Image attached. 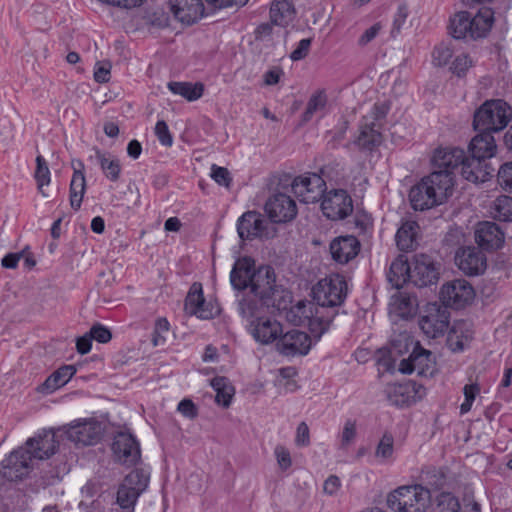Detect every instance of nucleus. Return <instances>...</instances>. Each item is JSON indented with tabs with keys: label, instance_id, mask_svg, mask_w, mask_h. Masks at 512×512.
<instances>
[{
	"label": "nucleus",
	"instance_id": "nucleus-1",
	"mask_svg": "<svg viewBox=\"0 0 512 512\" xmlns=\"http://www.w3.org/2000/svg\"><path fill=\"white\" fill-rule=\"evenodd\" d=\"M53 434L29 438L25 446L13 450L0 464V474L8 481H19L27 477L33 469V460L48 459L56 451Z\"/></svg>",
	"mask_w": 512,
	"mask_h": 512
},
{
	"label": "nucleus",
	"instance_id": "nucleus-2",
	"mask_svg": "<svg viewBox=\"0 0 512 512\" xmlns=\"http://www.w3.org/2000/svg\"><path fill=\"white\" fill-rule=\"evenodd\" d=\"M494 23V13L483 7L475 15L460 11L450 18L449 33L455 39L477 40L488 35Z\"/></svg>",
	"mask_w": 512,
	"mask_h": 512
},
{
	"label": "nucleus",
	"instance_id": "nucleus-3",
	"mask_svg": "<svg viewBox=\"0 0 512 512\" xmlns=\"http://www.w3.org/2000/svg\"><path fill=\"white\" fill-rule=\"evenodd\" d=\"M249 288L266 306L286 310L285 303L290 301V295L276 285V275L271 266H261L254 271Z\"/></svg>",
	"mask_w": 512,
	"mask_h": 512
},
{
	"label": "nucleus",
	"instance_id": "nucleus-4",
	"mask_svg": "<svg viewBox=\"0 0 512 512\" xmlns=\"http://www.w3.org/2000/svg\"><path fill=\"white\" fill-rule=\"evenodd\" d=\"M512 120V107L504 100L485 101L474 113L473 127L476 131L497 133L505 129Z\"/></svg>",
	"mask_w": 512,
	"mask_h": 512
},
{
	"label": "nucleus",
	"instance_id": "nucleus-5",
	"mask_svg": "<svg viewBox=\"0 0 512 512\" xmlns=\"http://www.w3.org/2000/svg\"><path fill=\"white\" fill-rule=\"evenodd\" d=\"M430 499V491L421 485L402 486L388 495L387 505L395 512H424Z\"/></svg>",
	"mask_w": 512,
	"mask_h": 512
},
{
	"label": "nucleus",
	"instance_id": "nucleus-6",
	"mask_svg": "<svg viewBox=\"0 0 512 512\" xmlns=\"http://www.w3.org/2000/svg\"><path fill=\"white\" fill-rule=\"evenodd\" d=\"M313 299L318 306H340L347 295V283L343 276L334 274L318 281L312 289Z\"/></svg>",
	"mask_w": 512,
	"mask_h": 512
},
{
	"label": "nucleus",
	"instance_id": "nucleus-7",
	"mask_svg": "<svg viewBox=\"0 0 512 512\" xmlns=\"http://www.w3.org/2000/svg\"><path fill=\"white\" fill-rule=\"evenodd\" d=\"M328 167L321 169V174L305 173L296 177L292 182V191L295 196L304 203H315L319 201L325 190L326 182L323 176H326Z\"/></svg>",
	"mask_w": 512,
	"mask_h": 512
},
{
	"label": "nucleus",
	"instance_id": "nucleus-8",
	"mask_svg": "<svg viewBox=\"0 0 512 512\" xmlns=\"http://www.w3.org/2000/svg\"><path fill=\"white\" fill-rule=\"evenodd\" d=\"M384 394L390 405L403 408L422 400L426 395V388L415 382L389 383L385 386Z\"/></svg>",
	"mask_w": 512,
	"mask_h": 512
},
{
	"label": "nucleus",
	"instance_id": "nucleus-9",
	"mask_svg": "<svg viewBox=\"0 0 512 512\" xmlns=\"http://www.w3.org/2000/svg\"><path fill=\"white\" fill-rule=\"evenodd\" d=\"M474 297V288L465 279L449 281L440 290V299L446 308L462 309L472 303Z\"/></svg>",
	"mask_w": 512,
	"mask_h": 512
},
{
	"label": "nucleus",
	"instance_id": "nucleus-10",
	"mask_svg": "<svg viewBox=\"0 0 512 512\" xmlns=\"http://www.w3.org/2000/svg\"><path fill=\"white\" fill-rule=\"evenodd\" d=\"M237 232L242 240L271 238L275 235L272 225L256 211L245 212L238 219Z\"/></svg>",
	"mask_w": 512,
	"mask_h": 512
},
{
	"label": "nucleus",
	"instance_id": "nucleus-11",
	"mask_svg": "<svg viewBox=\"0 0 512 512\" xmlns=\"http://www.w3.org/2000/svg\"><path fill=\"white\" fill-rule=\"evenodd\" d=\"M321 199L323 214L330 220L344 219L353 211L352 198L344 189H332L324 192Z\"/></svg>",
	"mask_w": 512,
	"mask_h": 512
},
{
	"label": "nucleus",
	"instance_id": "nucleus-12",
	"mask_svg": "<svg viewBox=\"0 0 512 512\" xmlns=\"http://www.w3.org/2000/svg\"><path fill=\"white\" fill-rule=\"evenodd\" d=\"M450 314L446 307L437 303L428 304L425 314L421 316L419 325L423 333L429 338L443 336L449 326Z\"/></svg>",
	"mask_w": 512,
	"mask_h": 512
},
{
	"label": "nucleus",
	"instance_id": "nucleus-13",
	"mask_svg": "<svg viewBox=\"0 0 512 512\" xmlns=\"http://www.w3.org/2000/svg\"><path fill=\"white\" fill-rule=\"evenodd\" d=\"M439 266L426 254L414 257L411 265L410 282L417 287H426L435 284L439 279Z\"/></svg>",
	"mask_w": 512,
	"mask_h": 512
},
{
	"label": "nucleus",
	"instance_id": "nucleus-14",
	"mask_svg": "<svg viewBox=\"0 0 512 512\" xmlns=\"http://www.w3.org/2000/svg\"><path fill=\"white\" fill-rule=\"evenodd\" d=\"M265 212L273 223H287L296 217L297 205L290 196L277 193L267 200Z\"/></svg>",
	"mask_w": 512,
	"mask_h": 512
},
{
	"label": "nucleus",
	"instance_id": "nucleus-15",
	"mask_svg": "<svg viewBox=\"0 0 512 512\" xmlns=\"http://www.w3.org/2000/svg\"><path fill=\"white\" fill-rule=\"evenodd\" d=\"M320 308L310 301H299L286 310L285 317L293 325H313L319 323L321 329L325 330L329 325V320H324L319 316Z\"/></svg>",
	"mask_w": 512,
	"mask_h": 512
},
{
	"label": "nucleus",
	"instance_id": "nucleus-16",
	"mask_svg": "<svg viewBox=\"0 0 512 512\" xmlns=\"http://www.w3.org/2000/svg\"><path fill=\"white\" fill-rule=\"evenodd\" d=\"M66 434L77 445H95L101 439L102 426L96 420H78L69 425Z\"/></svg>",
	"mask_w": 512,
	"mask_h": 512
},
{
	"label": "nucleus",
	"instance_id": "nucleus-17",
	"mask_svg": "<svg viewBox=\"0 0 512 512\" xmlns=\"http://www.w3.org/2000/svg\"><path fill=\"white\" fill-rule=\"evenodd\" d=\"M112 450L117 461L124 465L132 466L140 461V445L131 433H117L114 437Z\"/></svg>",
	"mask_w": 512,
	"mask_h": 512
},
{
	"label": "nucleus",
	"instance_id": "nucleus-18",
	"mask_svg": "<svg viewBox=\"0 0 512 512\" xmlns=\"http://www.w3.org/2000/svg\"><path fill=\"white\" fill-rule=\"evenodd\" d=\"M185 311L200 319H211L217 313L218 309L212 304L206 303L203 296L202 285L193 283L185 299Z\"/></svg>",
	"mask_w": 512,
	"mask_h": 512
},
{
	"label": "nucleus",
	"instance_id": "nucleus-19",
	"mask_svg": "<svg viewBox=\"0 0 512 512\" xmlns=\"http://www.w3.org/2000/svg\"><path fill=\"white\" fill-rule=\"evenodd\" d=\"M458 268L469 276L482 274L486 269L485 254L476 247L461 248L455 256Z\"/></svg>",
	"mask_w": 512,
	"mask_h": 512
},
{
	"label": "nucleus",
	"instance_id": "nucleus-20",
	"mask_svg": "<svg viewBox=\"0 0 512 512\" xmlns=\"http://www.w3.org/2000/svg\"><path fill=\"white\" fill-rule=\"evenodd\" d=\"M465 158V152L460 148H438L432 158L434 171H445L453 177L455 170H461Z\"/></svg>",
	"mask_w": 512,
	"mask_h": 512
},
{
	"label": "nucleus",
	"instance_id": "nucleus-21",
	"mask_svg": "<svg viewBox=\"0 0 512 512\" xmlns=\"http://www.w3.org/2000/svg\"><path fill=\"white\" fill-rule=\"evenodd\" d=\"M375 352H431L421 347L420 342L408 331L393 332L386 345Z\"/></svg>",
	"mask_w": 512,
	"mask_h": 512
},
{
	"label": "nucleus",
	"instance_id": "nucleus-22",
	"mask_svg": "<svg viewBox=\"0 0 512 512\" xmlns=\"http://www.w3.org/2000/svg\"><path fill=\"white\" fill-rule=\"evenodd\" d=\"M171 11L184 24H193L204 15V5L201 0H170Z\"/></svg>",
	"mask_w": 512,
	"mask_h": 512
},
{
	"label": "nucleus",
	"instance_id": "nucleus-23",
	"mask_svg": "<svg viewBox=\"0 0 512 512\" xmlns=\"http://www.w3.org/2000/svg\"><path fill=\"white\" fill-rule=\"evenodd\" d=\"M360 251V242L355 236H340L330 244L332 258L341 264H346L355 258Z\"/></svg>",
	"mask_w": 512,
	"mask_h": 512
},
{
	"label": "nucleus",
	"instance_id": "nucleus-24",
	"mask_svg": "<svg viewBox=\"0 0 512 512\" xmlns=\"http://www.w3.org/2000/svg\"><path fill=\"white\" fill-rule=\"evenodd\" d=\"M475 240L484 249H498L504 242V233L496 223L485 221L478 224Z\"/></svg>",
	"mask_w": 512,
	"mask_h": 512
},
{
	"label": "nucleus",
	"instance_id": "nucleus-25",
	"mask_svg": "<svg viewBox=\"0 0 512 512\" xmlns=\"http://www.w3.org/2000/svg\"><path fill=\"white\" fill-rule=\"evenodd\" d=\"M495 169L487 161L466 157L462 162L461 175L472 183L485 182L492 176Z\"/></svg>",
	"mask_w": 512,
	"mask_h": 512
},
{
	"label": "nucleus",
	"instance_id": "nucleus-26",
	"mask_svg": "<svg viewBox=\"0 0 512 512\" xmlns=\"http://www.w3.org/2000/svg\"><path fill=\"white\" fill-rule=\"evenodd\" d=\"M434 354H409V358L402 359L398 365V371L402 374H411L414 371L418 375H433L435 371Z\"/></svg>",
	"mask_w": 512,
	"mask_h": 512
},
{
	"label": "nucleus",
	"instance_id": "nucleus-27",
	"mask_svg": "<svg viewBox=\"0 0 512 512\" xmlns=\"http://www.w3.org/2000/svg\"><path fill=\"white\" fill-rule=\"evenodd\" d=\"M252 335L262 344H270L283 335L280 322L270 318H258L252 323Z\"/></svg>",
	"mask_w": 512,
	"mask_h": 512
},
{
	"label": "nucleus",
	"instance_id": "nucleus-28",
	"mask_svg": "<svg viewBox=\"0 0 512 512\" xmlns=\"http://www.w3.org/2000/svg\"><path fill=\"white\" fill-rule=\"evenodd\" d=\"M478 132L470 142L469 151L471 152V157L487 161L496 155L497 145L492 135L493 133L488 131Z\"/></svg>",
	"mask_w": 512,
	"mask_h": 512
},
{
	"label": "nucleus",
	"instance_id": "nucleus-29",
	"mask_svg": "<svg viewBox=\"0 0 512 512\" xmlns=\"http://www.w3.org/2000/svg\"><path fill=\"white\" fill-rule=\"evenodd\" d=\"M317 340H313L307 332L292 329L279 338L278 346L289 352H308Z\"/></svg>",
	"mask_w": 512,
	"mask_h": 512
},
{
	"label": "nucleus",
	"instance_id": "nucleus-30",
	"mask_svg": "<svg viewBox=\"0 0 512 512\" xmlns=\"http://www.w3.org/2000/svg\"><path fill=\"white\" fill-rule=\"evenodd\" d=\"M426 178L432 190V195L441 205L452 194L453 177L445 171H433Z\"/></svg>",
	"mask_w": 512,
	"mask_h": 512
},
{
	"label": "nucleus",
	"instance_id": "nucleus-31",
	"mask_svg": "<svg viewBox=\"0 0 512 512\" xmlns=\"http://www.w3.org/2000/svg\"><path fill=\"white\" fill-rule=\"evenodd\" d=\"M409 199L415 210L423 211L439 205L436 198L432 195V190L426 177L411 188Z\"/></svg>",
	"mask_w": 512,
	"mask_h": 512
},
{
	"label": "nucleus",
	"instance_id": "nucleus-32",
	"mask_svg": "<svg viewBox=\"0 0 512 512\" xmlns=\"http://www.w3.org/2000/svg\"><path fill=\"white\" fill-rule=\"evenodd\" d=\"M354 143L362 151H373L382 143L379 127H376L373 121L362 120L359 126V135Z\"/></svg>",
	"mask_w": 512,
	"mask_h": 512
},
{
	"label": "nucleus",
	"instance_id": "nucleus-33",
	"mask_svg": "<svg viewBox=\"0 0 512 512\" xmlns=\"http://www.w3.org/2000/svg\"><path fill=\"white\" fill-rule=\"evenodd\" d=\"M254 261L244 257L238 259L230 273V282L237 290H244L251 285L252 276L254 274Z\"/></svg>",
	"mask_w": 512,
	"mask_h": 512
},
{
	"label": "nucleus",
	"instance_id": "nucleus-34",
	"mask_svg": "<svg viewBox=\"0 0 512 512\" xmlns=\"http://www.w3.org/2000/svg\"><path fill=\"white\" fill-rule=\"evenodd\" d=\"M473 332L465 322L455 324L447 337V344L453 352L471 349Z\"/></svg>",
	"mask_w": 512,
	"mask_h": 512
},
{
	"label": "nucleus",
	"instance_id": "nucleus-35",
	"mask_svg": "<svg viewBox=\"0 0 512 512\" xmlns=\"http://www.w3.org/2000/svg\"><path fill=\"white\" fill-rule=\"evenodd\" d=\"M112 333L111 331L104 325L97 323L94 324L89 332L84 334L83 336L77 338L76 340V349L77 352H90L92 348V341L95 340L99 343H107L111 340Z\"/></svg>",
	"mask_w": 512,
	"mask_h": 512
},
{
	"label": "nucleus",
	"instance_id": "nucleus-36",
	"mask_svg": "<svg viewBox=\"0 0 512 512\" xmlns=\"http://www.w3.org/2000/svg\"><path fill=\"white\" fill-rule=\"evenodd\" d=\"M91 161L95 160L101 167L102 172L112 182H117L121 174V165L118 158L107 152L95 149V154L89 157Z\"/></svg>",
	"mask_w": 512,
	"mask_h": 512
},
{
	"label": "nucleus",
	"instance_id": "nucleus-37",
	"mask_svg": "<svg viewBox=\"0 0 512 512\" xmlns=\"http://www.w3.org/2000/svg\"><path fill=\"white\" fill-rule=\"evenodd\" d=\"M210 385L216 392L215 402L223 408L231 405L235 388L227 377L216 376L210 380Z\"/></svg>",
	"mask_w": 512,
	"mask_h": 512
},
{
	"label": "nucleus",
	"instance_id": "nucleus-38",
	"mask_svg": "<svg viewBox=\"0 0 512 512\" xmlns=\"http://www.w3.org/2000/svg\"><path fill=\"white\" fill-rule=\"evenodd\" d=\"M410 275L411 265L408 261L397 258L390 265L387 279L394 288L399 290L410 281Z\"/></svg>",
	"mask_w": 512,
	"mask_h": 512
},
{
	"label": "nucleus",
	"instance_id": "nucleus-39",
	"mask_svg": "<svg viewBox=\"0 0 512 512\" xmlns=\"http://www.w3.org/2000/svg\"><path fill=\"white\" fill-rule=\"evenodd\" d=\"M418 229L419 225L415 221H406L401 225L395 236L397 247L401 251L414 248Z\"/></svg>",
	"mask_w": 512,
	"mask_h": 512
},
{
	"label": "nucleus",
	"instance_id": "nucleus-40",
	"mask_svg": "<svg viewBox=\"0 0 512 512\" xmlns=\"http://www.w3.org/2000/svg\"><path fill=\"white\" fill-rule=\"evenodd\" d=\"M294 12L289 0H273L270 6V19L275 25L286 26L292 21Z\"/></svg>",
	"mask_w": 512,
	"mask_h": 512
},
{
	"label": "nucleus",
	"instance_id": "nucleus-41",
	"mask_svg": "<svg viewBox=\"0 0 512 512\" xmlns=\"http://www.w3.org/2000/svg\"><path fill=\"white\" fill-rule=\"evenodd\" d=\"M75 365H63L55 370L44 382L43 386L47 393L63 387L76 373Z\"/></svg>",
	"mask_w": 512,
	"mask_h": 512
},
{
	"label": "nucleus",
	"instance_id": "nucleus-42",
	"mask_svg": "<svg viewBox=\"0 0 512 512\" xmlns=\"http://www.w3.org/2000/svg\"><path fill=\"white\" fill-rule=\"evenodd\" d=\"M168 88L172 93L180 95L188 101L199 99L204 92L202 83L170 82L168 83Z\"/></svg>",
	"mask_w": 512,
	"mask_h": 512
},
{
	"label": "nucleus",
	"instance_id": "nucleus-43",
	"mask_svg": "<svg viewBox=\"0 0 512 512\" xmlns=\"http://www.w3.org/2000/svg\"><path fill=\"white\" fill-rule=\"evenodd\" d=\"M390 305L395 313L402 318H409L415 314V299L409 294L397 292L391 297Z\"/></svg>",
	"mask_w": 512,
	"mask_h": 512
},
{
	"label": "nucleus",
	"instance_id": "nucleus-44",
	"mask_svg": "<svg viewBox=\"0 0 512 512\" xmlns=\"http://www.w3.org/2000/svg\"><path fill=\"white\" fill-rule=\"evenodd\" d=\"M86 189L85 175L80 170H75L70 183V206L77 211L81 207Z\"/></svg>",
	"mask_w": 512,
	"mask_h": 512
},
{
	"label": "nucleus",
	"instance_id": "nucleus-45",
	"mask_svg": "<svg viewBox=\"0 0 512 512\" xmlns=\"http://www.w3.org/2000/svg\"><path fill=\"white\" fill-rule=\"evenodd\" d=\"M279 376L275 380V386L280 389L281 393H293L299 389L297 381L294 379L298 371L293 366L282 367L278 370Z\"/></svg>",
	"mask_w": 512,
	"mask_h": 512
},
{
	"label": "nucleus",
	"instance_id": "nucleus-46",
	"mask_svg": "<svg viewBox=\"0 0 512 512\" xmlns=\"http://www.w3.org/2000/svg\"><path fill=\"white\" fill-rule=\"evenodd\" d=\"M139 496L140 493L134 490L132 486L122 482L117 491V503L122 509L134 512V506Z\"/></svg>",
	"mask_w": 512,
	"mask_h": 512
},
{
	"label": "nucleus",
	"instance_id": "nucleus-47",
	"mask_svg": "<svg viewBox=\"0 0 512 512\" xmlns=\"http://www.w3.org/2000/svg\"><path fill=\"white\" fill-rule=\"evenodd\" d=\"M491 213L499 221H512V197L506 195L499 196L494 201Z\"/></svg>",
	"mask_w": 512,
	"mask_h": 512
},
{
	"label": "nucleus",
	"instance_id": "nucleus-48",
	"mask_svg": "<svg viewBox=\"0 0 512 512\" xmlns=\"http://www.w3.org/2000/svg\"><path fill=\"white\" fill-rule=\"evenodd\" d=\"M327 103V96L324 91L314 93L308 103L305 112L303 113V122H308L312 119L313 115L325 108Z\"/></svg>",
	"mask_w": 512,
	"mask_h": 512
},
{
	"label": "nucleus",
	"instance_id": "nucleus-49",
	"mask_svg": "<svg viewBox=\"0 0 512 512\" xmlns=\"http://www.w3.org/2000/svg\"><path fill=\"white\" fill-rule=\"evenodd\" d=\"M36 171H35V179L37 182L38 189L43 197H47L48 195L43 190L44 186H48L50 184V170L47 165L45 159L39 155L36 158Z\"/></svg>",
	"mask_w": 512,
	"mask_h": 512
},
{
	"label": "nucleus",
	"instance_id": "nucleus-50",
	"mask_svg": "<svg viewBox=\"0 0 512 512\" xmlns=\"http://www.w3.org/2000/svg\"><path fill=\"white\" fill-rule=\"evenodd\" d=\"M148 482V475L140 469L132 470L123 480V483L132 486L140 494L146 489Z\"/></svg>",
	"mask_w": 512,
	"mask_h": 512
},
{
	"label": "nucleus",
	"instance_id": "nucleus-51",
	"mask_svg": "<svg viewBox=\"0 0 512 512\" xmlns=\"http://www.w3.org/2000/svg\"><path fill=\"white\" fill-rule=\"evenodd\" d=\"M390 110V105L387 102H377L373 105L371 111L365 115L363 121H373L376 127L380 128V122L385 119Z\"/></svg>",
	"mask_w": 512,
	"mask_h": 512
},
{
	"label": "nucleus",
	"instance_id": "nucleus-52",
	"mask_svg": "<svg viewBox=\"0 0 512 512\" xmlns=\"http://www.w3.org/2000/svg\"><path fill=\"white\" fill-rule=\"evenodd\" d=\"M480 393V387L477 383L467 384L463 388L464 402L460 406L462 415L468 413L473 405L476 396Z\"/></svg>",
	"mask_w": 512,
	"mask_h": 512
},
{
	"label": "nucleus",
	"instance_id": "nucleus-53",
	"mask_svg": "<svg viewBox=\"0 0 512 512\" xmlns=\"http://www.w3.org/2000/svg\"><path fill=\"white\" fill-rule=\"evenodd\" d=\"M473 65V60L466 53H461L452 61L450 70L458 77L464 76Z\"/></svg>",
	"mask_w": 512,
	"mask_h": 512
},
{
	"label": "nucleus",
	"instance_id": "nucleus-54",
	"mask_svg": "<svg viewBox=\"0 0 512 512\" xmlns=\"http://www.w3.org/2000/svg\"><path fill=\"white\" fill-rule=\"evenodd\" d=\"M438 506L441 508V512H459L461 508L459 500L449 492L439 495Z\"/></svg>",
	"mask_w": 512,
	"mask_h": 512
},
{
	"label": "nucleus",
	"instance_id": "nucleus-55",
	"mask_svg": "<svg viewBox=\"0 0 512 512\" xmlns=\"http://www.w3.org/2000/svg\"><path fill=\"white\" fill-rule=\"evenodd\" d=\"M432 56L433 63L436 66L443 67L450 62L453 56V51L449 46L440 44L434 48Z\"/></svg>",
	"mask_w": 512,
	"mask_h": 512
},
{
	"label": "nucleus",
	"instance_id": "nucleus-56",
	"mask_svg": "<svg viewBox=\"0 0 512 512\" xmlns=\"http://www.w3.org/2000/svg\"><path fill=\"white\" fill-rule=\"evenodd\" d=\"M356 422L354 420H346L341 436H340V448L346 449L351 445L356 438Z\"/></svg>",
	"mask_w": 512,
	"mask_h": 512
},
{
	"label": "nucleus",
	"instance_id": "nucleus-57",
	"mask_svg": "<svg viewBox=\"0 0 512 512\" xmlns=\"http://www.w3.org/2000/svg\"><path fill=\"white\" fill-rule=\"evenodd\" d=\"M394 451V439L391 434L385 433L376 448V456L388 459Z\"/></svg>",
	"mask_w": 512,
	"mask_h": 512
},
{
	"label": "nucleus",
	"instance_id": "nucleus-58",
	"mask_svg": "<svg viewBox=\"0 0 512 512\" xmlns=\"http://www.w3.org/2000/svg\"><path fill=\"white\" fill-rule=\"evenodd\" d=\"M497 179L504 190L512 192V162L505 163L500 167Z\"/></svg>",
	"mask_w": 512,
	"mask_h": 512
},
{
	"label": "nucleus",
	"instance_id": "nucleus-59",
	"mask_svg": "<svg viewBox=\"0 0 512 512\" xmlns=\"http://www.w3.org/2000/svg\"><path fill=\"white\" fill-rule=\"evenodd\" d=\"M274 456L282 471H286L292 466L290 451L283 445H277L274 448Z\"/></svg>",
	"mask_w": 512,
	"mask_h": 512
},
{
	"label": "nucleus",
	"instance_id": "nucleus-60",
	"mask_svg": "<svg viewBox=\"0 0 512 512\" xmlns=\"http://www.w3.org/2000/svg\"><path fill=\"white\" fill-rule=\"evenodd\" d=\"M211 177L217 184L227 188L230 187L232 182V178L228 169L225 167L217 166L215 164H213L211 167Z\"/></svg>",
	"mask_w": 512,
	"mask_h": 512
},
{
	"label": "nucleus",
	"instance_id": "nucleus-61",
	"mask_svg": "<svg viewBox=\"0 0 512 512\" xmlns=\"http://www.w3.org/2000/svg\"><path fill=\"white\" fill-rule=\"evenodd\" d=\"M155 134L162 145L170 147L173 144V138L170 134L168 125L164 120L157 121L155 125Z\"/></svg>",
	"mask_w": 512,
	"mask_h": 512
},
{
	"label": "nucleus",
	"instance_id": "nucleus-62",
	"mask_svg": "<svg viewBox=\"0 0 512 512\" xmlns=\"http://www.w3.org/2000/svg\"><path fill=\"white\" fill-rule=\"evenodd\" d=\"M377 366L379 374L384 372L394 373L398 370L393 354H381V357L377 360Z\"/></svg>",
	"mask_w": 512,
	"mask_h": 512
},
{
	"label": "nucleus",
	"instance_id": "nucleus-63",
	"mask_svg": "<svg viewBox=\"0 0 512 512\" xmlns=\"http://www.w3.org/2000/svg\"><path fill=\"white\" fill-rule=\"evenodd\" d=\"M311 40L309 38H305L299 41L297 47L291 52L290 58L293 61H299L304 59L310 50Z\"/></svg>",
	"mask_w": 512,
	"mask_h": 512
},
{
	"label": "nucleus",
	"instance_id": "nucleus-64",
	"mask_svg": "<svg viewBox=\"0 0 512 512\" xmlns=\"http://www.w3.org/2000/svg\"><path fill=\"white\" fill-rule=\"evenodd\" d=\"M295 443L298 446H308L310 444L309 427L305 422H301L296 430Z\"/></svg>",
	"mask_w": 512,
	"mask_h": 512
}]
</instances>
